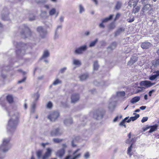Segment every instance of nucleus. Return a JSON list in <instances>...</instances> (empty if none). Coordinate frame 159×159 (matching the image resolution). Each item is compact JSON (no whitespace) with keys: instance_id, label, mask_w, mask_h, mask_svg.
Returning a JSON list of instances; mask_svg holds the SVG:
<instances>
[{"instance_id":"f03ea898","label":"nucleus","mask_w":159,"mask_h":159,"mask_svg":"<svg viewBox=\"0 0 159 159\" xmlns=\"http://www.w3.org/2000/svg\"><path fill=\"white\" fill-rule=\"evenodd\" d=\"M11 138L10 137L5 138L2 139V143L0 146V159H3L5 156V153L11 148L10 143Z\"/></svg>"},{"instance_id":"0eeeda50","label":"nucleus","mask_w":159,"mask_h":159,"mask_svg":"<svg viewBox=\"0 0 159 159\" xmlns=\"http://www.w3.org/2000/svg\"><path fill=\"white\" fill-rule=\"evenodd\" d=\"M88 49L86 45H84L75 49L74 53L76 55H80L83 53Z\"/></svg>"},{"instance_id":"7c9ffc66","label":"nucleus","mask_w":159,"mask_h":159,"mask_svg":"<svg viewBox=\"0 0 159 159\" xmlns=\"http://www.w3.org/2000/svg\"><path fill=\"white\" fill-rule=\"evenodd\" d=\"M39 97L40 95L38 92H37L35 93L34 94L33 96V97L34 99V101L36 102L39 99Z\"/></svg>"},{"instance_id":"58836bf2","label":"nucleus","mask_w":159,"mask_h":159,"mask_svg":"<svg viewBox=\"0 0 159 159\" xmlns=\"http://www.w3.org/2000/svg\"><path fill=\"white\" fill-rule=\"evenodd\" d=\"M122 5V3L120 2H117L116 3L115 7L117 9H120Z\"/></svg>"},{"instance_id":"4be33fe9","label":"nucleus","mask_w":159,"mask_h":159,"mask_svg":"<svg viewBox=\"0 0 159 159\" xmlns=\"http://www.w3.org/2000/svg\"><path fill=\"white\" fill-rule=\"evenodd\" d=\"M140 98L139 96H136L130 100V102L134 104L138 102L140 100Z\"/></svg>"},{"instance_id":"052dcab7","label":"nucleus","mask_w":159,"mask_h":159,"mask_svg":"<svg viewBox=\"0 0 159 159\" xmlns=\"http://www.w3.org/2000/svg\"><path fill=\"white\" fill-rule=\"evenodd\" d=\"M155 91V90L154 89H152L151 91H150L149 93L148 94L149 96H152V94Z\"/></svg>"},{"instance_id":"3c124183","label":"nucleus","mask_w":159,"mask_h":159,"mask_svg":"<svg viewBox=\"0 0 159 159\" xmlns=\"http://www.w3.org/2000/svg\"><path fill=\"white\" fill-rule=\"evenodd\" d=\"M89 154L88 152H86L84 155V157L86 159H88L89 157Z\"/></svg>"},{"instance_id":"c756f323","label":"nucleus","mask_w":159,"mask_h":159,"mask_svg":"<svg viewBox=\"0 0 159 159\" xmlns=\"http://www.w3.org/2000/svg\"><path fill=\"white\" fill-rule=\"evenodd\" d=\"M98 41V39H95L93 41L90 43L89 45V47H94L95 44H96L97 42Z\"/></svg>"},{"instance_id":"69168bd1","label":"nucleus","mask_w":159,"mask_h":159,"mask_svg":"<svg viewBox=\"0 0 159 159\" xmlns=\"http://www.w3.org/2000/svg\"><path fill=\"white\" fill-rule=\"evenodd\" d=\"M103 23H102V22L100 23L99 25V26L101 28H104L105 27L104 25L103 24Z\"/></svg>"},{"instance_id":"c9c22d12","label":"nucleus","mask_w":159,"mask_h":159,"mask_svg":"<svg viewBox=\"0 0 159 159\" xmlns=\"http://www.w3.org/2000/svg\"><path fill=\"white\" fill-rule=\"evenodd\" d=\"M73 64L75 65L80 66L81 62L80 60L77 59H74L73 61Z\"/></svg>"},{"instance_id":"2eb2a0df","label":"nucleus","mask_w":159,"mask_h":159,"mask_svg":"<svg viewBox=\"0 0 159 159\" xmlns=\"http://www.w3.org/2000/svg\"><path fill=\"white\" fill-rule=\"evenodd\" d=\"M62 28V25H59L57 26L55 31L54 36V39H56L58 38L60 32Z\"/></svg>"},{"instance_id":"13d9d810","label":"nucleus","mask_w":159,"mask_h":159,"mask_svg":"<svg viewBox=\"0 0 159 159\" xmlns=\"http://www.w3.org/2000/svg\"><path fill=\"white\" fill-rule=\"evenodd\" d=\"M56 13V11H50L49 12V15L51 16H52L54 15Z\"/></svg>"},{"instance_id":"a211bd4d","label":"nucleus","mask_w":159,"mask_h":159,"mask_svg":"<svg viewBox=\"0 0 159 159\" xmlns=\"http://www.w3.org/2000/svg\"><path fill=\"white\" fill-rule=\"evenodd\" d=\"M139 0H130L128 2V6L127 7L128 9H130V7L132 6L134 8L136 6Z\"/></svg>"},{"instance_id":"8fccbe9b","label":"nucleus","mask_w":159,"mask_h":159,"mask_svg":"<svg viewBox=\"0 0 159 159\" xmlns=\"http://www.w3.org/2000/svg\"><path fill=\"white\" fill-rule=\"evenodd\" d=\"M157 77L155 75H152L149 76V79L151 80H155Z\"/></svg>"},{"instance_id":"2f4dec72","label":"nucleus","mask_w":159,"mask_h":159,"mask_svg":"<svg viewBox=\"0 0 159 159\" xmlns=\"http://www.w3.org/2000/svg\"><path fill=\"white\" fill-rule=\"evenodd\" d=\"M7 99L9 103H12L13 102V98L11 95H8L7 96Z\"/></svg>"},{"instance_id":"bf43d9fd","label":"nucleus","mask_w":159,"mask_h":159,"mask_svg":"<svg viewBox=\"0 0 159 159\" xmlns=\"http://www.w3.org/2000/svg\"><path fill=\"white\" fill-rule=\"evenodd\" d=\"M153 73H156L155 75L157 77L159 76V70L155 71Z\"/></svg>"},{"instance_id":"1a4fd4ad","label":"nucleus","mask_w":159,"mask_h":159,"mask_svg":"<svg viewBox=\"0 0 159 159\" xmlns=\"http://www.w3.org/2000/svg\"><path fill=\"white\" fill-rule=\"evenodd\" d=\"M62 147L57 151L56 152V155L60 158H61L64 155L65 153V149L67 146L65 144L62 145Z\"/></svg>"},{"instance_id":"e2e57ef3","label":"nucleus","mask_w":159,"mask_h":159,"mask_svg":"<svg viewBox=\"0 0 159 159\" xmlns=\"http://www.w3.org/2000/svg\"><path fill=\"white\" fill-rule=\"evenodd\" d=\"M79 7L80 10H84V7L81 4H80L79 6Z\"/></svg>"},{"instance_id":"6e6552de","label":"nucleus","mask_w":159,"mask_h":159,"mask_svg":"<svg viewBox=\"0 0 159 159\" xmlns=\"http://www.w3.org/2000/svg\"><path fill=\"white\" fill-rule=\"evenodd\" d=\"M60 116V114L58 111H54L51 112L48 116V118L51 121H55Z\"/></svg>"},{"instance_id":"b1692460","label":"nucleus","mask_w":159,"mask_h":159,"mask_svg":"<svg viewBox=\"0 0 159 159\" xmlns=\"http://www.w3.org/2000/svg\"><path fill=\"white\" fill-rule=\"evenodd\" d=\"M129 117H125L124 120H123L120 123L119 125L120 126H124V127L125 128H126V126L125 125V122H127V121L128 119H129Z\"/></svg>"},{"instance_id":"6ab92c4d","label":"nucleus","mask_w":159,"mask_h":159,"mask_svg":"<svg viewBox=\"0 0 159 159\" xmlns=\"http://www.w3.org/2000/svg\"><path fill=\"white\" fill-rule=\"evenodd\" d=\"M151 44L148 42H145L142 43L141 47L143 49H148L151 47Z\"/></svg>"},{"instance_id":"6e6d98bb","label":"nucleus","mask_w":159,"mask_h":159,"mask_svg":"<svg viewBox=\"0 0 159 159\" xmlns=\"http://www.w3.org/2000/svg\"><path fill=\"white\" fill-rule=\"evenodd\" d=\"M26 78L25 77H24V78H23V79H22V80H19L18 83L19 84H20L21 83H22L23 82H24L25 81V80H26Z\"/></svg>"},{"instance_id":"f257e3e1","label":"nucleus","mask_w":159,"mask_h":159,"mask_svg":"<svg viewBox=\"0 0 159 159\" xmlns=\"http://www.w3.org/2000/svg\"><path fill=\"white\" fill-rule=\"evenodd\" d=\"M8 115L11 118L9 120L7 126V133L12 134L16 129L19 116V112L16 110V108L11 107L6 108Z\"/></svg>"},{"instance_id":"393cba45","label":"nucleus","mask_w":159,"mask_h":159,"mask_svg":"<svg viewBox=\"0 0 159 159\" xmlns=\"http://www.w3.org/2000/svg\"><path fill=\"white\" fill-rule=\"evenodd\" d=\"M73 123V121L71 118L66 119L64 121V124L66 126H68Z\"/></svg>"},{"instance_id":"864d4df0","label":"nucleus","mask_w":159,"mask_h":159,"mask_svg":"<svg viewBox=\"0 0 159 159\" xmlns=\"http://www.w3.org/2000/svg\"><path fill=\"white\" fill-rule=\"evenodd\" d=\"M138 88H139L140 89L137 90L136 93H138L142 91V90L145 89L144 87H138Z\"/></svg>"},{"instance_id":"4468645a","label":"nucleus","mask_w":159,"mask_h":159,"mask_svg":"<svg viewBox=\"0 0 159 159\" xmlns=\"http://www.w3.org/2000/svg\"><path fill=\"white\" fill-rule=\"evenodd\" d=\"M37 31L39 33L41 36L43 38H44L47 34L46 30L44 29L41 26L37 28Z\"/></svg>"},{"instance_id":"a19ab883","label":"nucleus","mask_w":159,"mask_h":159,"mask_svg":"<svg viewBox=\"0 0 159 159\" xmlns=\"http://www.w3.org/2000/svg\"><path fill=\"white\" fill-rule=\"evenodd\" d=\"M116 95L118 96L123 97L125 96V93L124 91L117 92Z\"/></svg>"},{"instance_id":"c85d7f7f","label":"nucleus","mask_w":159,"mask_h":159,"mask_svg":"<svg viewBox=\"0 0 159 159\" xmlns=\"http://www.w3.org/2000/svg\"><path fill=\"white\" fill-rule=\"evenodd\" d=\"M116 42H113L107 48V49H110L111 50L114 49L116 47Z\"/></svg>"},{"instance_id":"09e8293b","label":"nucleus","mask_w":159,"mask_h":159,"mask_svg":"<svg viewBox=\"0 0 159 159\" xmlns=\"http://www.w3.org/2000/svg\"><path fill=\"white\" fill-rule=\"evenodd\" d=\"M132 144H131L130 146L128 148V149L127 151V153L128 154H129L130 155H131L130 154V152L132 150Z\"/></svg>"},{"instance_id":"423d86ee","label":"nucleus","mask_w":159,"mask_h":159,"mask_svg":"<svg viewBox=\"0 0 159 159\" xmlns=\"http://www.w3.org/2000/svg\"><path fill=\"white\" fill-rule=\"evenodd\" d=\"M80 150V148H78L73 152L72 153L73 156L72 155L69 154L67 155L64 159H77L81 157V153H79L76 155L75 154Z\"/></svg>"},{"instance_id":"0e129e2a","label":"nucleus","mask_w":159,"mask_h":159,"mask_svg":"<svg viewBox=\"0 0 159 159\" xmlns=\"http://www.w3.org/2000/svg\"><path fill=\"white\" fill-rule=\"evenodd\" d=\"M4 70H5L6 71H9L10 70L8 66L4 67L2 69V70L3 71Z\"/></svg>"},{"instance_id":"603ef678","label":"nucleus","mask_w":159,"mask_h":159,"mask_svg":"<svg viewBox=\"0 0 159 159\" xmlns=\"http://www.w3.org/2000/svg\"><path fill=\"white\" fill-rule=\"evenodd\" d=\"M67 68L66 67H63L60 69L59 71V73H64L66 70Z\"/></svg>"},{"instance_id":"412c9836","label":"nucleus","mask_w":159,"mask_h":159,"mask_svg":"<svg viewBox=\"0 0 159 159\" xmlns=\"http://www.w3.org/2000/svg\"><path fill=\"white\" fill-rule=\"evenodd\" d=\"M50 56V53L48 50H45L43 53L41 59H46Z\"/></svg>"},{"instance_id":"20e7f679","label":"nucleus","mask_w":159,"mask_h":159,"mask_svg":"<svg viewBox=\"0 0 159 159\" xmlns=\"http://www.w3.org/2000/svg\"><path fill=\"white\" fill-rule=\"evenodd\" d=\"M47 151L42 158L41 157L43 152L42 150H39L36 152V155L38 159H48L49 157L51 156L52 153V149L49 148L47 149Z\"/></svg>"},{"instance_id":"5701e85b","label":"nucleus","mask_w":159,"mask_h":159,"mask_svg":"<svg viewBox=\"0 0 159 159\" xmlns=\"http://www.w3.org/2000/svg\"><path fill=\"white\" fill-rule=\"evenodd\" d=\"M158 126L157 124H155L153 126H150V129L148 132L149 133H152L155 131L157 129Z\"/></svg>"},{"instance_id":"9b49d317","label":"nucleus","mask_w":159,"mask_h":159,"mask_svg":"<svg viewBox=\"0 0 159 159\" xmlns=\"http://www.w3.org/2000/svg\"><path fill=\"white\" fill-rule=\"evenodd\" d=\"M116 96L112 97L109 101V110L112 111L115 107L116 100Z\"/></svg>"},{"instance_id":"ea45409f","label":"nucleus","mask_w":159,"mask_h":159,"mask_svg":"<svg viewBox=\"0 0 159 159\" xmlns=\"http://www.w3.org/2000/svg\"><path fill=\"white\" fill-rule=\"evenodd\" d=\"M99 68V66L98 65L97 61H95L94 62L93 64V69L94 70H97Z\"/></svg>"},{"instance_id":"680f3d73","label":"nucleus","mask_w":159,"mask_h":159,"mask_svg":"<svg viewBox=\"0 0 159 159\" xmlns=\"http://www.w3.org/2000/svg\"><path fill=\"white\" fill-rule=\"evenodd\" d=\"M120 14L117 13L116 15L115 18L114 19V21H116V20L118 19L120 17Z\"/></svg>"},{"instance_id":"7ed1b4c3","label":"nucleus","mask_w":159,"mask_h":159,"mask_svg":"<svg viewBox=\"0 0 159 159\" xmlns=\"http://www.w3.org/2000/svg\"><path fill=\"white\" fill-rule=\"evenodd\" d=\"M13 44L17 49L16 52L17 57L19 58L22 57L25 54L26 49L31 48L30 47L28 46V44H25L20 42L17 43L14 42Z\"/></svg>"},{"instance_id":"39448f33","label":"nucleus","mask_w":159,"mask_h":159,"mask_svg":"<svg viewBox=\"0 0 159 159\" xmlns=\"http://www.w3.org/2000/svg\"><path fill=\"white\" fill-rule=\"evenodd\" d=\"M22 29L24 31L20 33L22 38H25L31 35V33L30 30L26 25H24L23 26Z\"/></svg>"},{"instance_id":"bb28decb","label":"nucleus","mask_w":159,"mask_h":159,"mask_svg":"<svg viewBox=\"0 0 159 159\" xmlns=\"http://www.w3.org/2000/svg\"><path fill=\"white\" fill-rule=\"evenodd\" d=\"M124 31V29L122 28H120L116 31L115 33V36H117L119 35L121 32Z\"/></svg>"},{"instance_id":"dca6fc26","label":"nucleus","mask_w":159,"mask_h":159,"mask_svg":"<svg viewBox=\"0 0 159 159\" xmlns=\"http://www.w3.org/2000/svg\"><path fill=\"white\" fill-rule=\"evenodd\" d=\"M80 96L78 93H73L71 97V102L72 103H75L77 102L80 99Z\"/></svg>"},{"instance_id":"de8ad7c7","label":"nucleus","mask_w":159,"mask_h":159,"mask_svg":"<svg viewBox=\"0 0 159 159\" xmlns=\"http://www.w3.org/2000/svg\"><path fill=\"white\" fill-rule=\"evenodd\" d=\"M115 27V25L114 23H112L109 25V28L110 29H113Z\"/></svg>"},{"instance_id":"f3484780","label":"nucleus","mask_w":159,"mask_h":159,"mask_svg":"<svg viewBox=\"0 0 159 159\" xmlns=\"http://www.w3.org/2000/svg\"><path fill=\"white\" fill-rule=\"evenodd\" d=\"M137 60L138 57L136 56H133L131 57L130 60L128 61L127 65L131 66L136 62Z\"/></svg>"},{"instance_id":"37998d69","label":"nucleus","mask_w":159,"mask_h":159,"mask_svg":"<svg viewBox=\"0 0 159 159\" xmlns=\"http://www.w3.org/2000/svg\"><path fill=\"white\" fill-rule=\"evenodd\" d=\"M36 102L34 101L32 105L31 106V112L34 113L35 111V107L36 104H35Z\"/></svg>"},{"instance_id":"79ce46f5","label":"nucleus","mask_w":159,"mask_h":159,"mask_svg":"<svg viewBox=\"0 0 159 159\" xmlns=\"http://www.w3.org/2000/svg\"><path fill=\"white\" fill-rule=\"evenodd\" d=\"M61 81L58 79H57L55 80L52 83V84L54 85H57L58 84H61Z\"/></svg>"},{"instance_id":"4c0bfd02","label":"nucleus","mask_w":159,"mask_h":159,"mask_svg":"<svg viewBox=\"0 0 159 159\" xmlns=\"http://www.w3.org/2000/svg\"><path fill=\"white\" fill-rule=\"evenodd\" d=\"M53 141L55 143H59L61 142L63 139L59 138H54L53 139Z\"/></svg>"},{"instance_id":"a18cd8bd","label":"nucleus","mask_w":159,"mask_h":159,"mask_svg":"<svg viewBox=\"0 0 159 159\" xmlns=\"http://www.w3.org/2000/svg\"><path fill=\"white\" fill-rule=\"evenodd\" d=\"M35 2L38 3H44L47 2V0H35Z\"/></svg>"},{"instance_id":"a878e982","label":"nucleus","mask_w":159,"mask_h":159,"mask_svg":"<svg viewBox=\"0 0 159 159\" xmlns=\"http://www.w3.org/2000/svg\"><path fill=\"white\" fill-rule=\"evenodd\" d=\"M36 16L35 14L34 13H30L29 17V20L32 21L36 20Z\"/></svg>"},{"instance_id":"72a5a7b5","label":"nucleus","mask_w":159,"mask_h":159,"mask_svg":"<svg viewBox=\"0 0 159 159\" xmlns=\"http://www.w3.org/2000/svg\"><path fill=\"white\" fill-rule=\"evenodd\" d=\"M40 15L41 17L43 19L46 18L48 16V14L45 11H42Z\"/></svg>"},{"instance_id":"9d476101","label":"nucleus","mask_w":159,"mask_h":159,"mask_svg":"<svg viewBox=\"0 0 159 159\" xmlns=\"http://www.w3.org/2000/svg\"><path fill=\"white\" fill-rule=\"evenodd\" d=\"M105 112L103 110H98L96 111L94 114V117L97 120H99L102 118Z\"/></svg>"},{"instance_id":"c03bdc74","label":"nucleus","mask_w":159,"mask_h":159,"mask_svg":"<svg viewBox=\"0 0 159 159\" xmlns=\"http://www.w3.org/2000/svg\"><path fill=\"white\" fill-rule=\"evenodd\" d=\"M52 103L50 101L46 105V107L47 108L50 109H51L52 108Z\"/></svg>"},{"instance_id":"cd10ccee","label":"nucleus","mask_w":159,"mask_h":159,"mask_svg":"<svg viewBox=\"0 0 159 159\" xmlns=\"http://www.w3.org/2000/svg\"><path fill=\"white\" fill-rule=\"evenodd\" d=\"M89 77V75L88 74H84L83 75H81L80 76V80L81 81H83L87 78H88Z\"/></svg>"},{"instance_id":"aec40b11","label":"nucleus","mask_w":159,"mask_h":159,"mask_svg":"<svg viewBox=\"0 0 159 159\" xmlns=\"http://www.w3.org/2000/svg\"><path fill=\"white\" fill-rule=\"evenodd\" d=\"M133 115H135V116L130 117L129 119L127 121V122L129 123L131 121H134L137 119L139 117V115L136 113H134Z\"/></svg>"},{"instance_id":"4d7b16f0","label":"nucleus","mask_w":159,"mask_h":159,"mask_svg":"<svg viewBox=\"0 0 159 159\" xmlns=\"http://www.w3.org/2000/svg\"><path fill=\"white\" fill-rule=\"evenodd\" d=\"M2 18L4 20H8V17L7 16H5V15H2Z\"/></svg>"},{"instance_id":"774afa93","label":"nucleus","mask_w":159,"mask_h":159,"mask_svg":"<svg viewBox=\"0 0 159 159\" xmlns=\"http://www.w3.org/2000/svg\"><path fill=\"white\" fill-rule=\"evenodd\" d=\"M146 108V107L145 106H142L140 107V109L141 110H144Z\"/></svg>"},{"instance_id":"5fc2aeb1","label":"nucleus","mask_w":159,"mask_h":159,"mask_svg":"<svg viewBox=\"0 0 159 159\" xmlns=\"http://www.w3.org/2000/svg\"><path fill=\"white\" fill-rule=\"evenodd\" d=\"M148 119V117H143L141 120V122L142 123H144V122L147 121Z\"/></svg>"},{"instance_id":"473e14b6","label":"nucleus","mask_w":159,"mask_h":159,"mask_svg":"<svg viewBox=\"0 0 159 159\" xmlns=\"http://www.w3.org/2000/svg\"><path fill=\"white\" fill-rule=\"evenodd\" d=\"M80 139V137L78 136L76 137L75 139H73L71 142L72 146L73 147H75L76 146V144H75V143L76 142Z\"/></svg>"},{"instance_id":"338daca9","label":"nucleus","mask_w":159,"mask_h":159,"mask_svg":"<svg viewBox=\"0 0 159 159\" xmlns=\"http://www.w3.org/2000/svg\"><path fill=\"white\" fill-rule=\"evenodd\" d=\"M64 17L63 16H61L60 18V21L61 22H62L64 21Z\"/></svg>"},{"instance_id":"49530a36","label":"nucleus","mask_w":159,"mask_h":159,"mask_svg":"<svg viewBox=\"0 0 159 159\" xmlns=\"http://www.w3.org/2000/svg\"><path fill=\"white\" fill-rule=\"evenodd\" d=\"M122 116L121 115H120L119 116H117L113 120V122H116L119 119H120L122 118Z\"/></svg>"},{"instance_id":"f8f14e48","label":"nucleus","mask_w":159,"mask_h":159,"mask_svg":"<svg viewBox=\"0 0 159 159\" xmlns=\"http://www.w3.org/2000/svg\"><path fill=\"white\" fill-rule=\"evenodd\" d=\"M62 134L59 128L53 129L50 132V135L52 136H58L61 135Z\"/></svg>"},{"instance_id":"ddd939ff","label":"nucleus","mask_w":159,"mask_h":159,"mask_svg":"<svg viewBox=\"0 0 159 159\" xmlns=\"http://www.w3.org/2000/svg\"><path fill=\"white\" fill-rule=\"evenodd\" d=\"M155 83H151V81L148 80H145L141 82L140 85L141 86H145L147 88L150 87L155 84Z\"/></svg>"},{"instance_id":"e433bc0d","label":"nucleus","mask_w":159,"mask_h":159,"mask_svg":"<svg viewBox=\"0 0 159 159\" xmlns=\"http://www.w3.org/2000/svg\"><path fill=\"white\" fill-rule=\"evenodd\" d=\"M151 6L149 4H147L145 5L143 8L142 10H151Z\"/></svg>"},{"instance_id":"f704fd0d","label":"nucleus","mask_w":159,"mask_h":159,"mask_svg":"<svg viewBox=\"0 0 159 159\" xmlns=\"http://www.w3.org/2000/svg\"><path fill=\"white\" fill-rule=\"evenodd\" d=\"M113 16V15H111L108 17H107L103 19L102 20V23H106L109 20H111Z\"/></svg>"}]
</instances>
